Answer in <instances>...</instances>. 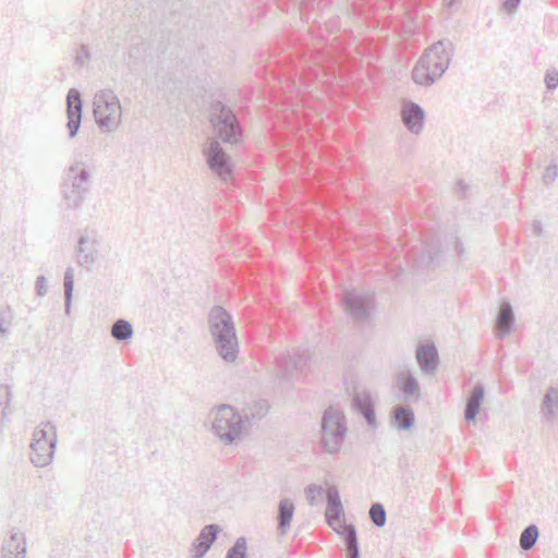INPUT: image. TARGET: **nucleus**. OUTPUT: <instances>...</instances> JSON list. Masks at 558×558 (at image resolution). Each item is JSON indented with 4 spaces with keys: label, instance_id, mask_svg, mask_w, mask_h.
Instances as JSON below:
<instances>
[{
    "label": "nucleus",
    "instance_id": "f257e3e1",
    "mask_svg": "<svg viewBox=\"0 0 558 558\" xmlns=\"http://www.w3.org/2000/svg\"><path fill=\"white\" fill-rule=\"evenodd\" d=\"M453 52V44L448 39L438 40L426 48L412 71L414 83L422 86L434 84L447 71Z\"/></svg>",
    "mask_w": 558,
    "mask_h": 558
},
{
    "label": "nucleus",
    "instance_id": "f03ea898",
    "mask_svg": "<svg viewBox=\"0 0 558 558\" xmlns=\"http://www.w3.org/2000/svg\"><path fill=\"white\" fill-rule=\"evenodd\" d=\"M208 329L218 355L227 363L234 362L239 343L232 316L221 306H214L208 313Z\"/></svg>",
    "mask_w": 558,
    "mask_h": 558
},
{
    "label": "nucleus",
    "instance_id": "7ed1b4c3",
    "mask_svg": "<svg viewBox=\"0 0 558 558\" xmlns=\"http://www.w3.org/2000/svg\"><path fill=\"white\" fill-rule=\"evenodd\" d=\"M90 170L83 161H75L66 169L61 184L62 205L66 210L82 206L90 191Z\"/></svg>",
    "mask_w": 558,
    "mask_h": 558
},
{
    "label": "nucleus",
    "instance_id": "20e7f679",
    "mask_svg": "<svg viewBox=\"0 0 558 558\" xmlns=\"http://www.w3.org/2000/svg\"><path fill=\"white\" fill-rule=\"evenodd\" d=\"M210 429L223 445H231L240 439L243 432L242 416L229 404H221L210 410Z\"/></svg>",
    "mask_w": 558,
    "mask_h": 558
},
{
    "label": "nucleus",
    "instance_id": "39448f33",
    "mask_svg": "<svg viewBox=\"0 0 558 558\" xmlns=\"http://www.w3.org/2000/svg\"><path fill=\"white\" fill-rule=\"evenodd\" d=\"M95 122L100 131L111 133L122 123V108L112 89H102L93 99Z\"/></svg>",
    "mask_w": 558,
    "mask_h": 558
},
{
    "label": "nucleus",
    "instance_id": "423d86ee",
    "mask_svg": "<svg viewBox=\"0 0 558 558\" xmlns=\"http://www.w3.org/2000/svg\"><path fill=\"white\" fill-rule=\"evenodd\" d=\"M347 435L344 415L333 408L325 410L322 417L320 445L326 453L336 454L340 451Z\"/></svg>",
    "mask_w": 558,
    "mask_h": 558
},
{
    "label": "nucleus",
    "instance_id": "0eeeda50",
    "mask_svg": "<svg viewBox=\"0 0 558 558\" xmlns=\"http://www.w3.org/2000/svg\"><path fill=\"white\" fill-rule=\"evenodd\" d=\"M454 251L458 256L463 254V247L456 234H450L445 239V243L439 238H432L421 247H413L410 257L417 267H430L436 264L445 251Z\"/></svg>",
    "mask_w": 558,
    "mask_h": 558
},
{
    "label": "nucleus",
    "instance_id": "6e6552de",
    "mask_svg": "<svg viewBox=\"0 0 558 558\" xmlns=\"http://www.w3.org/2000/svg\"><path fill=\"white\" fill-rule=\"evenodd\" d=\"M210 123L217 136L225 143L241 141L242 129L233 111L221 101H214L209 108Z\"/></svg>",
    "mask_w": 558,
    "mask_h": 558
},
{
    "label": "nucleus",
    "instance_id": "1a4fd4ad",
    "mask_svg": "<svg viewBox=\"0 0 558 558\" xmlns=\"http://www.w3.org/2000/svg\"><path fill=\"white\" fill-rule=\"evenodd\" d=\"M308 355L304 350H295L293 353L279 352L274 357L277 377L281 379H293L302 373L306 366Z\"/></svg>",
    "mask_w": 558,
    "mask_h": 558
},
{
    "label": "nucleus",
    "instance_id": "9d476101",
    "mask_svg": "<svg viewBox=\"0 0 558 558\" xmlns=\"http://www.w3.org/2000/svg\"><path fill=\"white\" fill-rule=\"evenodd\" d=\"M100 239L96 231L85 230L81 233L76 247V263L89 269L100 256Z\"/></svg>",
    "mask_w": 558,
    "mask_h": 558
},
{
    "label": "nucleus",
    "instance_id": "9b49d317",
    "mask_svg": "<svg viewBox=\"0 0 558 558\" xmlns=\"http://www.w3.org/2000/svg\"><path fill=\"white\" fill-rule=\"evenodd\" d=\"M203 154L206 157L209 169L220 179L227 180L231 175L230 157L217 140H209L203 148Z\"/></svg>",
    "mask_w": 558,
    "mask_h": 558
},
{
    "label": "nucleus",
    "instance_id": "f8f14e48",
    "mask_svg": "<svg viewBox=\"0 0 558 558\" xmlns=\"http://www.w3.org/2000/svg\"><path fill=\"white\" fill-rule=\"evenodd\" d=\"M344 311L355 322L365 320L371 313L373 298L366 293H360L355 290H347L342 296Z\"/></svg>",
    "mask_w": 558,
    "mask_h": 558
},
{
    "label": "nucleus",
    "instance_id": "ddd939ff",
    "mask_svg": "<svg viewBox=\"0 0 558 558\" xmlns=\"http://www.w3.org/2000/svg\"><path fill=\"white\" fill-rule=\"evenodd\" d=\"M82 113L83 102L81 99V94L78 90L71 88L66 95V129L69 131L70 138H73L80 130Z\"/></svg>",
    "mask_w": 558,
    "mask_h": 558
},
{
    "label": "nucleus",
    "instance_id": "4468645a",
    "mask_svg": "<svg viewBox=\"0 0 558 558\" xmlns=\"http://www.w3.org/2000/svg\"><path fill=\"white\" fill-rule=\"evenodd\" d=\"M415 359L424 375H434L437 372L439 356L434 342L420 343L415 350Z\"/></svg>",
    "mask_w": 558,
    "mask_h": 558
},
{
    "label": "nucleus",
    "instance_id": "2eb2a0df",
    "mask_svg": "<svg viewBox=\"0 0 558 558\" xmlns=\"http://www.w3.org/2000/svg\"><path fill=\"white\" fill-rule=\"evenodd\" d=\"M27 553L25 534L16 527L9 531V536L3 539L1 558H25Z\"/></svg>",
    "mask_w": 558,
    "mask_h": 558
},
{
    "label": "nucleus",
    "instance_id": "dca6fc26",
    "mask_svg": "<svg viewBox=\"0 0 558 558\" xmlns=\"http://www.w3.org/2000/svg\"><path fill=\"white\" fill-rule=\"evenodd\" d=\"M220 531L221 529L218 524L211 523L205 525L192 543L191 557L203 558L216 542Z\"/></svg>",
    "mask_w": 558,
    "mask_h": 558
},
{
    "label": "nucleus",
    "instance_id": "f3484780",
    "mask_svg": "<svg viewBox=\"0 0 558 558\" xmlns=\"http://www.w3.org/2000/svg\"><path fill=\"white\" fill-rule=\"evenodd\" d=\"M424 110L417 104L407 100L402 104L401 119L404 126L413 134H418L424 126Z\"/></svg>",
    "mask_w": 558,
    "mask_h": 558
},
{
    "label": "nucleus",
    "instance_id": "a211bd4d",
    "mask_svg": "<svg viewBox=\"0 0 558 558\" xmlns=\"http://www.w3.org/2000/svg\"><path fill=\"white\" fill-rule=\"evenodd\" d=\"M396 386L402 395L403 401H418L421 398L420 384L410 369L400 371L396 375Z\"/></svg>",
    "mask_w": 558,
    "mask_h": 558
},
{
    "label": "nucleus",
    "instance_id": "6ab92c4d",
    "mask_svg": "<svg viewBox=\"0 0 558 558\" xmlns=\"http://www.w3.org/2000/svg\"><path fill=\"white\" fill-rule=\"evenodd\" d=\"M344 511L341 504L340 495L336 486H329L327 488V507H326V521L330 527L340 529V525H347L341 523L340 519L343 517Z\"/></svg>",
    "mask_w": 558,
    "mask_h": 558
},
{
    "label": "nucleus",
    "instance_id": "aec40b11",
    "mask_svg": "<svg viewBox=\"0 0 558 558\" xmlns=\"http://www.w3.org/2000/svg\"><path fill=\"white\" fill-rule=\"evenodd\" d=\"M57 445V432H53V435L50 437V442L45 444H31V462L36 468H44L51 463L56 450Z\"/></svg>",
    "mask_w": 558,
    "mask_h": 558
},
{
    "label": "nucleus",
    "instance_id": "412c9836",
    "mask_svg": "<svg viewBox=\"0 0 558 558\" xmlns=\"http://www.w3.org/2000/svg\"><path fill=\"white\" fill-rule=\"evenodd\" d=\"M353 408L366 421L369 427H376V417L374 403L371 393L367 391H356L352 398Z\"/></svg>",
    "mask_w": 558,
    "mask_h": 558
},
{
    "label": "nucleus",
    "instance_id": "4be33fe9",
    "mask_svg": "<svg viewBox=\"0 0 558 558\" xmlns=\"http://www.w3.org/2000/svg\"><path fill=\"white\" fill-rule=\"evenodd\" d=\"M485 388L482 383H476L472 388L465 403L464 418L466 422L474 421L480 412L481 404L484 400Z\"/></svg>",
    "mask_w": 558,
    "mask_h": 558
},
{
    "label": "nucleus",
    "instance_id": "5701e85b",
    "mask_svg": "<svg viewBox=\"0 0 558 558\" xmlns=\"http://www.w3.org/2000/svg\"><path fill=\"white\" fill-rule=\"evenodd\" d=\"M514 314L509 302H502L496 319V330L499 338L507 337L513 327Z\"/></svg>",
    "mask_w": 558,
    "mask_h": 558
},
{
    "label": "nucleus",
    "instance_id": "b1692460",
    "mask_svg": "<svg viewBox=\"0 0 558 558\" xmlns=\"http://www.w3.org/2000/svg\"><path fill=\"white\" fill-rule=\"evenodd\" d=\"M295 507L291 499L282 498L278 504L277 530L280 535H286L290 529Z\"/></svg>",
    "mask_w": 558,
    "mask_h": 558
},
{
    "label": "nucleus",
    "instance_id": "393cba45",
    "mask_svg": "<svg viewBox=\"0 0 558 558\" xmlns=\"http://www.w3.org/2000/svg\"><path fill=\"white\" fill-rule=\"evenodd\" d=\"M391 420L399 430H408L414 425V412L409 405H396L391 410Z\"/></svg>",
    "mask_w": 558,
    "mask_h": 558
},
{
    "label": "nucleus",
    "instance_id": "a878e982",
    "mask_svg": "<svg viewBox=\"0 0 558 558\" xmlns=\"http://www.w3.org/2000/svg\"><path fill=\"white\" fill-rule=\"evenodd\" d=\"M335 532L342 536L347 546L348 558H360L357 534L354 525H340V529H335Z\"/></svg>",
    "mask_w": 558,
    "mask_h": 558
},
{
    "label": "nucleus",
    "instance_id": "bb28decb",
    "mask_svg": "<svg viewBox=\"0 0 558 558\" xmlns=\"http://www.w3.org/2000/svg\"><path fill=\"white\" fill-rule=\"evenodd\" d=\"M558 412V389L550 387L547 389L542 405L541 414L547 422H553Z\"/></svg>",
    "mask_w": 558,
    "mask_h": 558
},
{
    "label": "nucleus",
    "instance_id": "cd10ccee",
    "mask_svg": "<svg viewBox=\"0 0 558 558\" xmlns=\"http://www.w3.org/2000/svg\"><path fill=\"white\" fill-rule=\"evenodd\" d=\"M63 287H64V313L66 315H70L72 298H73V289H74V269L72 267H68L65 269L64 278H63Z\"/></svg>",
    "mask_w": 558,
    "mask_h": 558
},
{
    "label": "nucleus",
    "instance_id": "c85d7f7f",
    "mask_svg": "<svg viewBox=\"0 0 558 558\" xmlns=\"http://www.w3.org/2000/svg\"><path fill=\"white\" fill-rule=\"evenodd\" d=\"M111 336L118 341H126L133 336V327L125 319H118L111 327Z\"/></svg>",
    "mask_w": 558,
    "mask_h": 558
},
{
    "label": "nucleus",
    "instance_id": "c756f323",
    "mask_svg": "<svg viewBox=\"0 0 558 558\" xmlns=\"http://www.w3.org/2000/svg\"><path fill=\"white\" fill-rule=\"evenodd\" d=\"M53 432L57 430L52 423L44 422L39 424L33 432V438L31 444H34V446H36L37 444L40 445L45 442H50V437L51 435H53Z\"/></svg>",
    "mask_w": 558,
    "mask_h": 558
},
{
    "label": "nucleus",
    "instance_id": "7c9ffc66",
    "mask_svg": "<svg viewBox=\"0 0 558 558\" xmlns=\"http://www.w3.org/2000/svg\"><path fill=\"white\" fill-rule=\"evenodd\" d=\"M538 538V527L535 524L526 526L520 535V547L529 550L534 547Z\"/></svg>",
    "mask_w": 558,
    "mask_h": 558
},
{
    "label": "nucleus",
    "instance_id": "2f4dec72",
    "mask_svg": "<svg viewBox=\"0 0 558 558\" xmlns=\"http://www.w3.org/2000/svg\"><path fill=\"white\" fill-rule=\"evenodd\" d=\"M12 398V392L9 386L0 385V426L9 414V404Z\"/></svg>",
    "mask_w": 558,
    "mask_h": 558
},
{
    "label": "nucleus",
    "instance_id": "473e14b6",
    "mask_svg": "<svg viewBox=\"0 0 558 558\" xmlns=\"http://www.w3.org/2000/svg\"><path fill=\"white\" fill-rule=\"evenodd\" d=\"M369 519L372 523L377 527H383L386 524L387 515L384 506L379 502H375L369 508Z\"/></svg>",
    "mask_w": 558,
    "mask_h": 558
},
{
    "label": "nucleus",
    "instance_id": "72a5a7b5",
    "mask_svg": "<svg viewBox=\"0 0 558 558\" xmlns=\"http://www.w3.org/2000/svg\"><path fill=\"white\" fill-rule=\"evenodd\" d=\"M247 546L245 537H239L228 549L226 558H247Z\"/></svg>",
    "mask_w": 558,
    "mask_h": 558
},
{
    "label": "nucleus",
    "instance_id": "f704fd0d",
    "mask_svg": "<svg viewBox=\"0 0 558 558\" xmlns=\"http://www.w3.org/2000/svg\"><path fill=\"white\" fill-rule=\"evenodd\" d=\"M11 319H12V315H11L10 311L0 313V337L1 338L8 337Z\"/></svg>",
    "mask_w": 558,
    "mask_h": 558
},
{
    "label": "nucleus",
    "instance_id": "c9c22d12",
    "mask_svg": "<svg viewBox=\"0 0 558 558\" xmlns=\"http://www.w3.org/2000/svg\"><path fill=\"white\" fill-rule=\"evenodd\" d=\"M558 175V167L556 163H550L546 167L544 173H543V182L544 184L548 185L551 184Z\"/></svg>",
    "mask_w": 558,
    "mask_h": 558
},
{
    "label": "nucleus",
    "instance_id": "e433bc0d",
    "mask_svg": "<svg viewBox=\"0 0 558 558\" xmlns=\"http://www.w3.org/2000/svg\"><path fill=\"white\" fill-rule=\"evenodd\" d=\"M89 59V51L86 45H81L76 51L75 64L82 66Z\"/></svg>",
    "mask_w": 558,
    "mask_h": 558
},
{
    "label": "nucleus",
    "instance_id": "4c0bfd02",
    "mask_svg": "<svg viewBox=\"0 0 558 558\" xmlns=\"http://www.w3.org/2000/svg\"><path fill=\"white\" fill-rule=\"evenodd\" d=\"M36 293L38 296H45L48 292L47 279L45 276H38L35 284Z\"/></svg>",
    "mask_w": 558,
    "mask_h": 558
},
{
    "label": "nucleus",
    "instance_id": "58836bf2",
    "mask_svg": "<svg viewBox=\"0 0 558 558\" xmlns=\"http://www.w3.org/2000/svg\"><path fill=\"white\" fill-rule=\"evenodd\" d=\"M322 493H323L322 486H317V485H308L305 489L306 497L311 504L314 502L316 495H320Z\"/></svg>",
    "mask_w": 558,
    "mask_h": 558
},
{
    "label": "nucleus",
    "instance_id": "ea45409f",
    "mask_svg": "<svg viewBox=\"0 0 558 558\" xmlns=\"http://www.w3.org/2000/svg\"><path fill=\"white\" fill-rule=\"evenodd\" d=\"M520 2H521V0H501V5H502V9L508 14H513L517 11Z\"/></svg>",
    "mask_w": 558,
    "mask_h": 558
},
{
    "label": "nucleus",
    "instance_id": "a19ab883",
    "mask_svg": "<svg viewBox=\"0 0 558 558\" xmlns=\"http://www.w3.org/2000/svg\"><path fill=\"white\" fill-rule=\"evenodd\" d=\"M545 83L548 89H555L558 86V73H547L545 76Z\"/></svg>",
    "mask_w": 558,
    "mask_h": 558
},
{
    "label": "nucleus",
    "instance_id": "79ce46f5",
    "mask_svg": "<svg viewBox=\"0 0 558 558\" xmlns=\"http://www.w3.org/2000/svg\"><path fill=\"white\" fill-rule=\"evenodd\" d=\"M533 233L537 236L542 235L543 228L541 221H534L532 225Z\"/></svg>",
    "mask_w": 558,
    "mask_h": 558
},
{
    "label": "nucleus",
    "instance_id": "37998d69",
    "mask_svg": "<svg viewBox=\"0 0 558 558\" xmlns=\"http://www.w3.org/2000/svg\"><path fill=\"white\" fill-rule=\"evenodd\" d=\"M314 0H301V9L302 11L303 10H308L310 9V5L313 3Z\"/></svg>",
    "mask_w": 558,
    "mask_h": 558
},
{
    "label": "nucleus",
    "instance_id": "c03bdc74",
    "mask_svg": "<svg viewBox=\"0 0 558 558\" xmlns=\"http://www.w3.org/2000/svg\"><path fill=\"white\" fill-rule=\"evenodd\" d=\"M459 186L464 190L466 186L463 184V182H459Z\"/></svg>",
    "mask_w": 558,
    "mask_h": 558
},
{
    "label": "nucleus",
    "instance_id": "a18cd8bd",
    "mask_svg": "<svg viewBox=\"0 0 558 558\" xmlns=\"http://www.w3.org/2000/svg\"><path fill=\"white\" fill-rule=\"evenodd\" d=\"M448 4H451L454 0H446Z\"/></svg>",
    "mask_w": 558,
    "mask_h": 558
}]
</instances>
